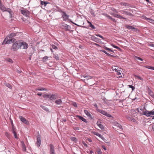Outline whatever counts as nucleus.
Returning <instances> with one entry per match:
<instances>
[{
  "mask_svg": "<svg viewBox=\"0 0 154 154\" xmlns=\"http://www.w3.org/2000/svg\"><path fill=\"white\" fill-rule=\"evenodd\" d=\"M62 101L61 99L57 100L55 101V103L57 105H60L62 104Z\"/></svg>",
  "mask_w": 154,
  "mask_h": 154,
  "instance_id": "obj_15",
  "label": "nucleus"
},
{
  "mask_svg": "<svg viewBox=\"0 0 154 154\" xmlns=\"http://www.w3.org/2000/svg\"><path fill=\"white\" fill-rule=\"evenodd\" d=\"M71 139L73 141H75L76 140V138L75 137H71Z\"/></svg>",
  "mask_w": 154,
  "mask_h": 154,
  "instance_id": "obj_47",
  "label": "nucleus"
},
{
  "mask_svg": "<svg viewBox=\"0 0 154 154\" xmlns=\"http://www.w3.org/2000/svg\"><path fill=\"white\" fill-rule=\"evenodd\" d=\"M39 90L40 91H47V89L46 88H40V89Z\"/></svg>",
  "mask_w": 154,
  "mask_h": 154,
  "instance_id": "obj_39",
  "label": "nucleus"
},
{
  "mask_svg": "<svg viewBox=\"0 0 154 154\" xmlns=\"http://www.w3.org/2000/svg\"><path fill=\"white\" fill-rule=\"evenodd\" d=\"M62 27L64 29L66 30H69L71 29L70 26L66 24H63Z\"/></svg>",
  "mask_w": 154,
  "mask_h": 154,
  "instance_id": "obj_9",
  "label": "nucleus"
},
{
  "mask_svg": "<svg viewBox=\"0 0 154 154\" xmlns=\"http://www.w3.org/2000/svg\"><path fill=\"white\" fill-rule=\"evenodd\" d=\"M21 145L22 148L23 150L24 151H26V147L24 142L22 141H21Z\"/></svg>",
  "mask_w": 154,
  "mask_h": 154,
  "instance_id": "obj_12",
  "label": "nucleus"
},
{
  "mask_svg": "<svg viewBox=\"0 0 154 154\" xmlns=\"http://www.w3.org/2000/svg\"><path fill=\"white\" fill-rule=\"evenodd\" d=\"M62 15L63 20L66 21L67 20L69 17V16L67 15L66 13L63 12L62 13Z\"/></svg>",
  "mask_w": 154,
  "mask_h": 154,
  "instance_id": "obj_10",
  "label": "nucleus"
},
{
  "mask_svg": "<svg viewBox=\"0 0 154 154\" xmlns=\"http://www.w3.org/2000/svg\"><path fill=\"white\" fill-rule=\"evenodd\" d=\"M106 17L109 19H111L112 20H113V21L115 20V19H113L110 16L106 15Z\"/></svg>",
  "mask_w": 154,
  "mask_h": 154,
  "instance_id": "obj_43",
  "label": "nucleus"
},
{
  "mask_svg": "<svg viewBox=\"0 0 154 154\" xmlns=\"http://www.w3.org/2000/svg\"><path fill=\"white\" fill-rule=\"evenodd\" d=\"M93 133L94 135L99 137L101 138L103 140H104L105 139L102 136V135H101L99 133L97 132H94Z\"/></svg>",
  "mask_w": 154,
  "mask_h": 154,
  "instance_id": "obj_13",
  "label": "nucleus"
},
{
  "mask_svg": "<svg viewBox=\"0 0 154 154\" xmlns=\"http://www.w3.org/2000/svg\"><path fill=\"white\" fill-rule=\"evenodd\" d=\"M97 125L98 126L100 124H101V122L100 121H98L97 122Z\"/></svg>",
  "mask_w": 154,
  "mask_h": 154,
  "instance_id": "obj_50",
  "label": "nucleus"
},
{
  "mask_svg": "<svg viewBox=\"0 0 154 154\" xmlns=\"http://www.w3.org/2000/svg\"><path fill=\"white\" fill-rule=\"evenodd\" d=\"M83 77H84V78H87V79H91V78H92V77L91 76H89L88 75H83Z\"/></svg>",
  "mask_w": 154,
  "mask_h": 154,
  "instance_id": "obj_31",
  "label": "nucleus"
},
{
  "mask_svg": "<svg viewBox=\"0 0 154 154\" xmlns=\"http://www.w3.org/2000/svg\"><path fill=\"white\" fill-rule=\"evenodd\" d=\"M82 143L83 144V145H84L85 146H86V147H87V144H86V143H85V142L84 141H83V142H82Z\"/></svg>",
  "mask_w": 154,
  "mask_h": 154,
  "instance_id": "obj_52",
  "label": "nucleus"
},
{
  "mask_svg": "<svg viewBox=\"0 0 154 154\" xmlns=\"http://www.w3.org/2000/svg\"><path fill=\"white\" fill-rule=\"evenodd\" d=\"M57 97V96L56 94H51L50 99L51 100H55Z\"/></svg>",
  "mask_w": 154,
  "mask_h": 154,
  "instance_id": "obj_17",
  "label": "nucleus"
},
{
  "mask_svg": "<svg viewBox=\"0 0 154 154\" xmlns=\"http://www.w3.org/2000/svg\"><path fill=\"white\" fill-rule=\"evenodd\" d=\"M28 47V44L25 42H20V48L22 49H27Z\"/></svg>",
  "mask_w": 154,
  "mask_h": 154,
  "instance_id": "obj_6",
  "label": "nucleus"
},
{
  "mask_svg": "<svg viewBox=\"0 0 154 154\" xmlns=\"http://www.w3.org/2000/svg\"><path fill=\"white\" fill-rule=\"evenodd\" d=\"M37 95L38 96H40L42 95V93H38V94H37Z\"/></svg>",
  "mask_w": 154,
  "mask_h": 154,
  "instance_id": "obj_59",
  "label": "nucleus"
},
{
  "mask_svg": "<svg viewBox=\"0 0 154 154\" xmlns=\"http://www.w3.org/2000/svg\"><path fill=\"white\" fill-rule=\"evenodd\" d=\"M140 110L143 111V112L140 113V115H144L147 117L150 116L154 115V111H147L146 109L145 110H143L142 109H140Z\"/></svg>",
  "mask_w": 154,
  "mask_h": 154,
  "instance_id": "obj_1",
  "label": "nucleus"
},
{
  "mask_svg": "<svg viewBox=\"0 0 154 154\" xmlns=\"http://www.w3.org/2000/svg\"><path fill=\"white\" fill-rule=\"evenodd\" d=\"M22 14L26 17H28L29 15V11L26 9H23L21 10Z\"/></svg>",
  "mask_w": 154,
  "mask_h": 154,
  "instance_id": "obj_7",
  "label": "nucleus"
},
{
  "mask_svg": "<svg viewBox=\"0 0 154 154\" xmlns=\"http://www.w3.org/2000/svg\"><path fill=\"white\" fill-rule=\"evenodd\" d=\"M130 114L132 116H135L137 112L141 113L140 111L138 109H131L129 112Z\"/></svg>",
  "mask_w": 154,
  "mask_h": 154,
  "instance_id": "obj_3",
  "label": "nucleus"
},
{
  "mask_svg": "<svg viewBox=\"0 0 154 154\" xmlns=\"http://www.w3.org/2000/svg\"><path fill=\"white\" fill-rule=\"evenodd\" d=\"M112 14L113 16L114 17H118V14H115L114 13H113Z\"/></svg>",
  "mask_w": 154,
  "mask_h": 154,
  "instance_id": "obj_48",
  "label": "nucleus"
},
{
  "mask_svg": "<svg viewBox=\"0 0 154 154\" xmlns=\"http://www.w3.org/2000/svg\"><path fill=\"white\" fill-rule=\"evenodd\" d=\"M102 147L103 149L105 150H106V148L105 147V146L104 145L102 146Z\"/></svg>",
  "mask_w": 154,
  "mask_h": 154,
  "instance_id": "obj_53",
  "label": "nucleus"
},
{
  "mask_svg": "<svg viewBox=\"0 0 154 154\" xmlns=\"http://www.w3.org/2000/svg\"><path fill=\"white\" fill-rule=\"evenodd\" d=\"M126 28L129 29H131L134 31H135L136 29L134 27L132 26H130L129 25H126Z\"/></svg>",
  "mask_w": 154,
  "mask_h": 154,
  "instance_id": "obj_18",
  "label": "nucleus"
},
{
  "mask_svg": "<svg viewBox=\"0 0 154 154\" xmlns=\"http://www.w3.org/2000/svg\"><path fill=\"white\" fill-rule=\"evenodd\" d=\"M145 19L146 20H148L150 23L154 24V20H152V19L146 18V17H145Z\"/></svg>",
  "mask_w": 154,
  "mask_h": 154,
  "instance_id": "obj_20",
  "label": "nucleus"
},
{
  "mask_svg": "<svg viewBox=\"0 0 154 154\" xmlns=\"http://www.w3.org/2000/svg\"><path fill=\"white\" fill-rule=\"evenodd\" d=\"M5 85L6 86L9 88L10 89H11L12 88L11 85L8 83H5Z\"/></svg>",
  "mask_w": 154,
  "mask_h": 154,
  "instance_id": "obj_30",
  "label": "nucleus"
},
{
  "mask_svg": "<svg viewBox=\"0 0 154 154\" xmlns=\"http://www.w3.org/2000/svg\"><path fill=\"white\" fill-rule=\"evenodd\" d=\"M119 70L118 71H117V75H120L121 74V73L120 72H119Z\"/></svg>",
  "mask_w": 154,
  "mask_h": 154,
  "instance_id": "obj_56",
  "label": "nucleus"
},
{
  "mask_svg": "<svg viewBox=\"0 0 154 154\" xmlns=\"http://www.w3.org/2000/svg\"><path fill=\"white\" fill-rule=\"evenodd\" d=\"M52 48L53 49H57V47L54 45H52Z\"/></svg>",
  "mask_w": 154,
  "mask_h": 154,
  "instance_id": "obj_46",
  "label": "nucleus"
},
{
  "mask_svg": "<svg viewBox=\"0 0 154 154\" xmlns=\"http://www.w3.org/2000/svg\"><path fill=\"white\" fill-rule=\"evenodd\" d=\"M117 18H119V19H125V18L124 17H122L121 15H118Z\"/></svg>",
  "mask_w": 154,
  "mask_h": 154,
  "instance_id": "obj_41",
  "label": "nucleus"
},
{
  "mask_svg": "<svg viewBox=\"0 0 154 154\" xmlns=\"http://www.w3.org/2000/svg\"><path fill=\"white\" fill-rule=\"evenodd\" d=\"M152 130L153 131H154V125H152Z\"/></svg>",
  "mask_w": 154,
  "mask_h": 154,
  "instance_id": "obj_61",
  "label": "nucleus"
},
{
  "mask_svg": "<svg viewBox=\"0 0 154 154\" xmlns=\"http://www.w3.org/2000/svg\"><path fill=\"white\" fill-rule=\"evenodd\" d=\"M112 47H114V48H116L117 49H119V47H118L116 46H115L114 45H113V44L112 45Z\"/></svg>",
  "mask_w": 154,
  "mask_h": 154,
  "instance_id": "obj_45",
  "label": "nucleus"
},
{
  "mask_svg": "<svg viewBox=\"0 0 154 154\" xmlns=\"http://www.w3.org/2000/svg\"><path fill=\"white\" fill-rule=\"evenodd\" d=\"M119 68L117 67L114 66L112 67V70H115L116 72H117Z\"/></svg>",
  "mask_w": 154,
  "mask_h": 154,
  "instance_id": "obj_32",
  "label": "nucleus"
},
{
  "mask_svg": "<svg viewBox=\"0 0 154 154\" xmlns=\"http://www.w3.org/2000/svg\"><path fill=\"white\" fill-rule=\"evenodd\" d=\"M55 58H56V59L57 60H58V59H59V58L58 57H57H57H55Z\"/></svg>",
  "mask_w": 154,
  "mask_h": 154,
  "instance_id": "obj_63",
  "label": "nucleus"
},
{
  "mask_svg": "<svg viewBox=\"0 0 154 154\" xmlns=\"http://www.w3.org/2000/svg\"><path fill=\"white\" fill-rule=\"evenodd\" d=\"M16 35V34L14 33H12L10 34L8 36L9 38H11L13 37H14Z\"/></svg>",
  "mask_w": 154,
  "mask_h": 154,
  "instance_id": "obj_21",
  "label": "nucleus"
},
{
  "mask_svg": "<svg viewBox=\"0 0 154 154\" xmlns=\"http://www.w3.org/2000/svg\"><path fill=\"white\" fill-rule=\"evenodd\" d=\"M100 38H101L103 39H104V38L102 36H101Z\"/></svg>",
  "mask_w": 154,
  "mask_h": 154,
  "instance_id": "obj_64",
  "label": "nucleus"
},
{
  "mask_svg": "<svg viewBox=\"0 0 154 154\" xmlns=\"http://www.w3.org/2000/svg\"><path fill=\"white\" fill-rule=\"evenodd\" d=\"M14 38H9L8 36H7L4 40L3 44H9L14 42Z\"/></svg>",
  "mask_w": 154,
  "mask_h": 154,
  "instance_id": "obj_2",
  "label": "nucleus"
},
{
  "mask_svg": "<svg viewBox=\"0 0 154 154\" xmlns=\"http://www.w3.org/2000/svg\"><path fill=\"white\" fill-rule=\"evenodd\" d=\"M88 141L89 142H92V140L90 139H88Z\"/></svg>",
  "mask_w": 154,
  "mask_h": 154,
  "instance_id": "obj_58",
  "label": "nucleus"
},
{
  "mask_svg": "<svg viewBox=\"0 0 154 154\" xmlns=\"http://www.w3.org/2000/svg\"><path fill=\"white\" fill-rule=\"evenodd\" d=\"M84 112L86 116H87L88 117H89V118H91V115L88 110H84Z\"/></svg>",
  "mask_w": 154,
  "mask_h": 154,
  "instance_id": "obj_19",
  "label": "nucleus"
},
{
  "mask_svg": "<svg viewBox=\"0 0 154 154\" xmlns=\"http://www.w3.org/2000/svg\"><path fill=\"white\" fill-rule=\"evenodd\" d=\"M94 106H95V107L97 108V104H95L94 105Z\"/></svg>",
  "mask_w": 154,
  "mask_h": 154,
  "instance_id": "obj_62",
  "label": "nucleus"
},
{
  "mask_svg": "<svg viewBox=\"0 0 154 154\" xmlns=\"http://www.w3.org/2000/svg\"><path fill=\"white\" fill-rule=\"evenodd\" d=\"M48 3L47 2H44L42 1H41V4L42 5H44V6L45 7L47 4Z\"/></svg>",
  "mask_w": 154,
  "mask_h": 154,
  "instance_id": "obj_26",
  "label": "nucleus"
},
{
  "mask_svg": "<svg viewBox=\"0 0 154 154\" xmlns=\"http://www.w3.org/2000/svg\"><path fill=\"white\" fill-rule=\"evenodd\" d=\"M105 115L106 116L109 117V118H110L112 117V116L110 114H109L107 112H106L105 114V115Z\"/></svg>",
  "mask_w": 154,
  "mask_h": 154,
  "instance_id": "obj_34",
  "label": "nucleus"
},
{
  "mask_svg": "<svg viewBox=\"0 0 154 154\" xmlns=\"http://www.w3.org/2000/svg\"><path fill=\"white\" fill-rule=\"evenodd\" d=\"M77 117L78 118H79V119L82 121L85 122H87L86 119L84 118L83 117L79 116H77Z\"/></svg>",
  "mask_w": 154,
  "mask_h": 154,
  "instance_id": "obj_23",
  "label": "nucleus"
},
{
  "mask_svg": "<svg viewBox=\"0 0 154 154\" xmlns=\"http://www.w3.org/2000/svg\"><path fill=\"white\" fill-rule=\"evenodd\" d=\"M12 132L14 134V136L15 137V138H17V135L15 132L14 129V128H12Z\"/></svg>",
  "mask_w": 154,
  "mask_h": 154,
  "instance_id": "obj_25",
  "label": "nucleus"
},
{
  "mask_svg": "<svg viewBox=\"0 0 154 154\" xmlns=\"http://www.w3.org/2000/svg\"><path fill=\"white\" fill-rule=\"evenodd\" d=\"M72 104L75 107H77V105L76 103L75 102H72Z\"/></svg>",
  "mask_w": 154,
  "mask_h": 154,
  "instance_id": "obj_37",
  "label": "nucleus"
},
{
  "mask_svg": "<svg viewBox=\"0 0 154 154\" xmlns=\"http://www.w3.org/2000/svg\"><path fill=\"white\" fill-rule=\"evenodd\" d=\"M51 94L49 93L43 95V97L45 98H50Z\"/></svg>",
  "mask_w": 154,
  "mask_h": 154,
  "instance_id": "obj_16",
  "label": "nucleus"
},
{
  "mask_svg": "<svg viewBox=\"0 0 154 154\" xmlns=\"http://www.w3.org/2000/svg\"><path fill=\"white\" fill-rule=\"evenodd\" d=\"M10 119V120H11V125H12L13 126L12 128H14L13 127L14 125H13V123L12 121L11 120V119Z\"/></svg>",
  "mask_w": 154,
  "mask_h": 154,
  "instance_id": "obj_54",
  "label": "nucleus"
},
{
  "mask_svg": "<svg viewBox=\"0 0 154 154\" xmlns=\"http://www.w3.org/2000/svg\"><path fill=\"white\" fill-rule=\"evenodd\" d=\"M91 39L96 42H98L99 41L100 39L94 36H92L91 37Z\"/></svg>",
  "mask_w": 154,
  "mask_h": 154,
  "instance_id": "obj_14",
  "label": "nucleus"
},
{
  "mask_svg": "<svg viewBox=\"0 0 154 154\" xmlns=\"http://www.w3.org/2000/svg\"><path fill=\"white\" fill-rule=\"evenodd\" d=\"M149 45L150 46L154 47V44L152 43H150L149 44Z\"/></svg>",
  "mask_w": 154,
  "mask_h": 154,
  "instance_id": "obj_49",
  "label": "nucleus"
},
{
  "mask_svg": "<svg viewBox=\"0 0 154 154\" xmlns=\"http://www.w3.org/2000/svg\"><path fill=\"white\" fill-rule=\"evenodd\" d=\"M114 124H115V125L116 126L119 127V128L121 129H122V126L119 123H117V122H115Z\"/></svg>",
  "mask_w": 154,
  "mask_h": 154,
  "instance_id": "obj_24",
  "label": "nucleus"
},
{
  "mask_svg": "<svg viewBox=\"0 0 154 154\" xmlns=\"http://www.w3.org/2000/svg\"><path fill=\"white\" fill-rule=\"evenodd\" d=\"M98 111L99 112H100V113H101L102 114L104 115H105V114L106 112V111H105L104 110H100V109H98Z\"/></svg>",
  "mask_w": 154,
  "mask_h": 154,
  "instance_id": "obj_29",
  "label": "nucleus"
},
{
  "mask_svg": "<svg viewBox=\"0 0 154 154\" xmlns=\"http://www.w3.org/2000/svg\"><path fill=\"white\" fill-rule=\"evenodd\" d=\"M37 141L36 143V145L38 147H39L40 146L41 143V136L39 133L37 135Z\"/></svg>",
  "mask_w": 154,
  "mask_h": 154,
  "instance_id": "obj_5",
  "label": "nucleus"
},
{
  "mask_svg": "<svg viewBox=\"0 0 154 154\" xmlns=\"http://www.w3.org/2000/svg\"><path fill=\"white\" fill-rule=\"evenodd\" d=\"M16 35V34L14 33H12L10 34L8 36L9 38H11L13 37H14Z\"/></svg>",
  "mask_w": 154,
  "mask_h": 154,
  "instance_id": "obj_22",
  "label": "nucleus"
},
{
  "mask_svg": "<svg viewBox=\"0 0 154 154\" xmlns=\"http://www.w3.org/2000/svg\"><path fill=\"white\" fill-rule=\"evenodd\" d=\"M40 106L41 108H42L44 110L46 111H48V109L45 106L43 105H41Z\"/></svg>",
  "mask_w": 154,
  "mask_h": 154,
  "instance_id": "obj_27",
  "label": "nucleus"
},
{
  "mask_svg": "<svg viewBox=\"0 0 154 154\" xmlns=\"http://www.w3.org/2000/svg\"><path fill=\"white\" fill-rule=\"evenodd\" d=\"M7 60L10 62H12V60L11 59H7Z\"/></svg>",
  "mask_w": 154,
  "mask_h": 154,
  "instance_id": "obj_51",
  "label": "nucleus"
},
{
  "mask_svg": "<svg viewBox=\"0 0 154 154\" xmlns=\"http://www.w3.org/2000/svg\"><path fill=\"white\" fill-rule=\"evenodd\" d=\"M50 154H55L54 147L52 144H50Z\"/></svg>",
  "mask_w": 154,
  "mask_h": 154,
  "instance_id": "obj_11",
  "label": "nucleus"
},
{
  "mask_svg": "<svg viewBox=\"0 0 154 154\" xmlns=\"http://www.w3.org/2000/svg\"><path fill=\"white\" fill-rule=\"evenodd\" d=\"M119 136L123 138H124L125 137V135L122 133H119Z\"/></svg>",
  "mask_w": 154,
  "mask_h": 154,
  "instance_id": "obj_35",
  "label": "nucleus"
},
{
  "mask_svg": "<svg viewBox=\"0 0 154 154\" xmlns=\"http://www.w3.org/2000/svg\"><path fill=\"white\" fill-rule=\"evenodd\" d=\"M88 22L89 24V26L90 27L92 28L93 29H95V26L92 24V23L91 22H89V21H88Z\"/></svg>",
  "mask_w": 154,
  "mask_h": 154,
  "instance_id": "obj_28",
  "label": "nucleus"
},
{
  "mask_svg": "<svg viewBox=\"0 0 154 154\" xmlns=\"http://www.w3.org/2000/svg\"><path fill=\"white\" fill-rule=\"evenodd\" d=\"M94 153V152L92 151V150H90V153L91 154H92V153Z\"/></svg>",
  "mask_w": 154,
  "mask_h": 154,
  "instance_id": "obj_60",
  "label": "nucleus"
},
{
  "mask_svg": "<svg viewBox=\"0 0 154 154\" xmlns=\"http://www.w3.org/2000/svg\"><path fill=\"white\" fill-rule=\"evenodd\" d=\"M19 118L20 120L24 124L26 125L29 124V122L23 117L20 116Z\"/></svg>",
  "mask_w": 154,
  "mask_h": 154,
  "instance_id": "obj_8",
  "label": "nucleus"
},
{
  "mask_svg": "<svg viewBox=\"0 0 154 154\" xmlns=\"http://www.w3.org/2000/svg\"><path fill=\"white\" fill-rule=\"evenodd\" d=\"M135 59H137V60H140L141 61H142L143 60V59H141V58L139 57H135Z\"/></svg>",
  "mask_w": 154,
  "mask_h": 154,
  "instance_id": "obj_42",
  "label": "nucleus"
},
{
  "mask_svg": "<svg viewBox=\"0 0 154 154\" xmlns=\"http://www.w3.org/2000/svg\"><path fill=\"white\" fill-rule=\"evenodd\" d=\"M48 56H45V57H44L43 58V59L44 60H48Z\"/></svg>",
  "mask_w": 154,
  "mask_h": 154,
  "instance_id": "obj_44",
  "label": "nucleus"
},
{
  "mask_svg": "<svg viewBox=\"0 0 154 154\" xmlns=\"http://www.w3.org/2000/svg\"><path fill=\"white\" fill-rule=\"evenodd\" d=\"M145 67L147 68L151 69H154V67L152 66H146Z\"/></svg>",
  "mask_w": 154,
  "mask_h": 154,
  "instance_id": "obj_33",
  "label": "nucleus"
},
{
  "mask_svg": "<svg viewBox=\"0 0 154 154\" xmlns=\"http://www.w3.org/2000/svg\"><path fill=\"white\" fill-rule=\"evenodd\" d=\"M19 48H20V42L17 41L13 44L12 48L14 51L17 50Z\"/></svg>",
  "mask_w": 154,
  "mask_h": 154,
  "instance_id": "obj_4",
  "label": "nucleus"
},
{
  "mask_svg": "<svg viewBox=\"0 0 154 154\" xmlns=\"http://www.w3.org/2000/svg\"><path fill=\"white\" fill-rule=\"evenodd\" d=\"M99 127L101 129H102L104 128V127L103 125L101 124H100L99 125H98Z\"/></svg>",
  "mask_w": 154,
  "mask_h": 154,
  "instance_id": "obj_36",
  "label": "nucleus"
},
{
  "mask_svg": "<svg viewBox=\"0 0 154 154\" xmlns=\"http://www.w3.org/2000/svg\"><path fill=\"white\" fill-rule=\"evenodd\" d=\"M105 49L107 50L111 51V49H110L107 48H106Z\"/></svg>",
  "mask_w": 154,
  "mask_h": 154,
  "instance_id": "obj_57",
  "label": "nucleus"
},
{
  "mask_svg": "<svg viewBox=\"0 0 154 154\" xmlns=\"http://www.w3.org/2000/svg\"><path fill=\"white\" fill-rule=\"evenodd\" d=\"M96 35L98 37H99L100 38V37L101 36V35L100 34H96Z\"/></svg>",
  "mask_w": 154,
  "mask_h": 154,
  "instance_id": "obj_55",
  "label": "nucleus"
},
{
  "mask_svg": "<svg viewBox=\"0 0 154 154\" xmlns=\"http://www.w3.org/2000/svg\"><path fill=\"white\" fill-rule=\"evenodd\" d=\"M101 51H102L103 52H104V53H105V54H106L107 55H110V54L107 53L105 51V50H101Z\"/></svg>",
  "mask_w": 154,
  "mask_h": 154,
  "instance_id": "obj_38",
  "label": "nucleus"
},
{
  "mask_svg": "<svg viewBox=\"0 0 154 154\" xmlns=\"http://www.w3.org/2000/svg\"><path fill=\"white\" fill-rule=\"evenodd\" d=\"M135 76L136 78H138L140 80H141L142 81H143V79L142 78H141L138 75H135Z\"/></svg>",
  "mask_w": 154,
  "mask_h": 154,
  "instance_id": "obj_40",
  "label": "nucleus"
}]
</instances>
